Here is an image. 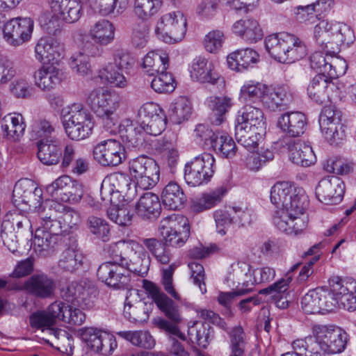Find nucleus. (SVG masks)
I'll use <instances>...</instances> for the list:
<instances>
[{
    "mask_svg": "<svg viewBox=\"0 0 356 356\" xmlns=\"http://www.w3.org/2000/svg\"><path fill=\"white\" fill-rule=\"evenodd\" d=\"M270 201L278 209L273 217L275 226L289 236H298L307 227L305 211L308 197L304 189L288 181L277 182L270 190Z\"/></svg>",
    "mask_w": 356,
    "mask_h": 356,
    "instance_id": "obj_1",
    "label": "nucleus"
},
{
    "mask_svg": "<svg viewBox=\"0 0 356 356\" xmlns=\"http://www.w3.org/2000/svg\"><path fill=\"white\" fill-rule=\"evenodd\" d=\"M61 301H55L45 310L37 311L29 316V324L32 329L40 330L47 337H42L47 343L57 346L61 351H67L66 346L71 345L72 337L65 330L55 327L60 317Z\"/></svg>",
    "mask_w": 356,
    "mask_h": 356,
    "instance_id": "obj_2",
    "label": "nucleus"
},
{
    "mask_svg": "<svg viewBox=\"0 0 356 356\" xmlns=\"http://www.w3.org/2000/svg\"><path fill=\"white\" fill-rule=\"evenodd\" d=\"M143 287L158 308L170 320L169 321L165 319H160L158 322L159 327L172 335L184 340L185 337L180 332L177 325L181 321L177 305L154 282L143 280Z\"/></svg>",
    "mask_w": 356,
    "mask_h": 356,
    "instance_id": "obj_3",
    "label": "nucleus"
},
{
    "mask_svg": "<svg viewBox=\"0 0 356 356\" xmlns=\"http://www.w3.org/2000/svg\"><path fill=\"white\" fill-rule=\"evenodd\" d=\"M165 127L166 118L164 114L140 123H134L129 119H124L118 127L122 138L138 149L147 147L146 135H160Z\"/></svg>",
    "mask_w": 356,
    "mask_h": 356,
    "instance_id": "obj_4",
    "label": "nucleus"
},
{
    "mask_svg": "<svg viewBox=\"0 0 356 356\" xmlns=\"http://www.w3.org/2000/svg\"><path fill=\"white\" fill-rule=\"evenodd\" d=\"M91 108L102 120L104 128L110 132L117 127L116 111L120 106L121 97L118 93L99 88L92 90L88 97Z\"/></svg>",
    "mask_w": 356,
    "mask_h": 356,
    "instance_id": "obj_5",
    "label": "nucleus"
},
{
    "mask_svg": "<svg viewBox=\"0 0 356 356\" xmlns=\"http://www.w3.org/2000/svg\"><path fill=\"white\" fill-rule=\"evenodd\" d=\"M66 118L63 127L67 137L72 140L80 141L88 138L92 131L94 123L88 111L79 103H74L63 109Z\"/></svg>",
    "mask_w": 356,
    "mask_h": 356,
    "instance_id": "obj_6",
    "label": "nucleus"
},
{
    "mask_svg": "<svg viewBox=\"0 0 356 356\" xmlns=\"http://www.w3.org/2000/svg\"><path fill=\"white\" fill-rule=\"evenodd\" d=\"M127 247L124 241H119L114 244L113 250V261L102 264L97 272V276L99 280L107 286L116 289H123L127 287L129 282L128 270L124 267L125 262L122 253L118 254L120 250Z\"/></svg>",
    "mask_w": 356,
    "mask_h": 356,
    "instance_id": "obj_7",
    "label": "nucleus"
},
{
    "mask_svg": "<svg viewBox=\"0 0 356 356\" xmlns=\"http://www.w3.org/2000/svg\"><path fill=\"white\" fill-rule=\"evenodd\" d=\"M186 30V18L181 11H174L159 18L156 25L155 35L161 42L175 44L182 41Z\"/></svg>",
    "mask_w": 356,
    "mask_h": 356,
    "instance_id": "obj_8",
    "label": "nucleus"
},
{
    "mask_svg": "<svg viewBox=\"0 0 356 356\" xmlns=\"http://www.w3.org/2000/svg\"><path fill=\"white\" fill-rule=\"evenodd\" d=\"M33 239V251L40 257L51 255L57 249L60 234L58 222H51L47 215H41Z\"/></svg>",
    "mask_w": 356,
    "mask_h": 356,
    "instance_id": "obj_9",
    "label": "nucleus"
},
{
    "mask_svg": "<svg viewBox=\"0 0 356 356\" xmlns=\"http://www.w3.org/2000/svg\"><path fill=\"white\" fill-rule=\"evenodd\" d=\"M134 64V58L129 52L118 49L113 54V63H109L98 71V77L105 83L114 88H125L129 85V79L118 70H127Z\"/></svg>",
    "mask_w": 356,
    "mask_h": 356,
    "instance_id": "obj_10",
    "label": "nucleus"
},
{
    "mask_svg": "<svg viewBox=\"0 0 356 356\" xmlns=\"http://www.w3.org/2000/svg\"><path fill=\"white\" fill-rule=\"evenodd\" d=\"M159 231L165 244L173 247H181L186 243L190 235L188 220L182 215H170L160 221Z\"/></svg>",
    "mask_w": 356,
    "mask_h": 356,
    "instance_id": "obj_11",
    "label": "nucleus"
},
{
    "mask_svg": "<svg viewBox=\"0 0 356 356\" xmlns=\"http://www.w3.org/2000/svg\"><path fill=\"white\" fill-rule=\"evenodd\" d=\"M314 343L327 354L342 352L348 341V334L339 327L315 325L312 328Z\"/></svg>",
    "mask_w": 356,
    "mask_h": 356,
    "instance_id": "obj_12",
    "label": "nucleus"
},
{
    "mask_svg": "<svg viewBox=\"0 0 356 356\" xmlns=\"http://www.w3.org/2000/svg\"><path fill=\"white\" fill-rule=\"evenodd\" d=\"M214 162L211 154L204 152L186 163L184 167L186 184L193 187L207 184L214 173Z\"/></svg>",
    "mask_w": 356,
    "mask_h": 356,
    "instance_id": "obj_13",
    "label": "nucleus"
},
{
    "mask_svg": "<svg viewBox=\"0 0 356 356\" xmlns=\"http://www.w3.org/2000/svg\"><path fill=\"white\" fill-rule=\"evenodd\" d=\"M136 193L137 189L131 187V178L119 172L108 176L101 186V195L106 203L113 204V197L118 193H124L128 199H133Z\"/></svg>",
    "mask_w": 356,
    "mask_h": 356,
    "instance_id": "obj_14",
    "label": "nucleus"
},
{
    "mask_svg": "<svg viewBox=\"0 0 356 356\" xmlns=\"http://www.w3.org/2000/svg\"><path fill=\"white\" fill-rule=\"evenodd\" d=\"M330 291L337 305H341L348 311L356 310V281L350 277L333 276L329 280Z\"/></svg>",
    "mask_w": 356,
    "mask_h": 356,
    "instance_id": "obj_15",
    "label": "nucleus"
},
{
    "mask_svg": "<svg viewBox=\"0 0 356 356\" xmlns=\"http://www.w3.org/2000/svg\"><path fill=\"white\" fill-rule=\"evenodd\" d=\"M318 122L321 133L330 144L337 143L345 137L341 112L335 107H324L320 114Z\"/></svg>",
    "mask_w": 356,
    "mask_h": 356,
    "instance_id": "obj_16",
    "label": "nucleus"
},
{
    "mask_svg": "<svg viewBox=\"0 0 356 356\" xmlns=\"http://www.w3.org/2000/svg\"><path fill=\"white\" fill-rule=\"evenodd\" d=\"M93 158L103 166H117L126 159L125 149L118 140H102L95 146Z\"/></svg>",
    "mask_w": 356,
    "mask_h": 356,
    "instance_id": "obj_17",
    "label": "nucleus"
},
{
    "mask_svg": "<svg viewBox=\"0 0 356 356\" xmlns=\"http://www.w3.org/2000/svg\"><path fill=\"white\" fill-rule=\"evenodd\" d=\"M65 79L63 70L54 63L43 64L33 74L34 85L42 92L56 89Z\"/></svg>",
    "mask_w": 356,
    "mask_h": 356,
    "instance_id": "obj_18",
    "label": "nucleus"
},
{
    "mask_svg": "<svg viewBox=\"0 0 356 356\" xmlns=\"http://www.w3.org/2000/svg\"><path fill=\"white\" fill-rule=\"evenodd\" d=\"M33 26V21L29 17L13 18L4 25L3 38L13 44L27 42L31 38Z\"/></svg>",
    "mask_w": 356,
    "mask_h": 356,
    "instance_id": "obj_19",
    "label": "nucleus"
},
{
    "mask_svg": "<svg viewBox=\"0 0 356 356\" xmlns=\"http://www.w3.org/2000/svg\"><path fill=\"white\" fill-rule=\"evenodd\" d=\"M345 186L338 177L330 176L322 179L316 188L318 200L326 204H337L343 197Z\"/></svg>",
    "mask_w": 356,
    "mask_h": 356,
    "instance_id": "obj_20",
    "label": "nucleus"
},
{
    "mask_svg": "<svg viewBox=\"0 0 356 356\" xmlns=\"http://www.w3.org/2000/svg\"><path fill=\"white\" fill-rule=\"evenodd\" d=\"M96 296V289L85 282H72L63 291V296L74 305L89 307Z\"/></svg>",
    "mask_w": 356,
    "mask_h": 356,
    "instance_id": "obj_21",
    "label": "nucleus"
},
{
    "mask_svg": "<svg viewBox=\"0 0 356 356\" xmlns=\"http://www.w3.org/2000/svg\"><path fill=\"white\" fill-rule=\"evenodd\" d=\"M337 86L332 80L323 73L316 74L307 87V94L310 99L318 104L329 101L332 92Z\"/></svg>",
    "mask_w": 356,
    "mask_h": 356,
    "instance_id": "obj_22",
    "label": "nucleus"
},
{
    "mask_svg": "<svg viewBox=\"0 0 356 356\" xmlns=\"http://www.w3.org/2000/svg\"><path fill=\"white\" fill-rule=\"evenodd\" d=\"M51 11L67 23L76 22L83 15L80 0H49Z\"/></svg>",
    "mask_w": 356,
    "mask_h": 356,
    "instance_id": "obj_23",
    "label": "nucleus"
},
{
    "mask_svg": "<svg viewBox=\"0 0 356 356\" xmlns=\"http://www.w3.org/2000/svg\"><path fill=\"white\" fill-rule=\"evenodd\" d=\"M131 250L133 253L130 255L129 260L124 257V267L127 269L129 274V272H131L144 277L147 275L149 268L150 257L144 247L139 244H133Z\"/></svg>",
    "mask_w": 356,
    "mask_h": 356,
    "instance_id": "obj_24",
    "label": "nucleus"
},
{
    "mask_svg": "<svg viewBox=\"0 0 356 356\" xmlns=\"http://www.w3.org/2000/svg\"><path fill=\"white\" fill-rule=\"evenodd\" d=\"M190 74L193 80L202 83L215 85L220 79L214 64L202 57L195 58L193 60Z\"/></svg>",
    "mask_w": 356,
    "mask_h": 356,
    "instance_id": "obj_25",
    "label": "nucleus"
},
{
    "mask_svg": "<svg viewBox=\"0 0 356 356\" xmlns=\"http://www.w3.org/2000/svg\"><path fill=\"white\" fill-rule=\"evenodd\" d=\"M307 124L305 115L299 111L285 113L277 120V126L286 135L294 138L304 134Z\"/></svg>",
    "mask_w": 356,
    "mask_h": 356,
    "instance_id": "obj_26",
    "label": "nucleus"
},
{
    "mask_svg": "<svg viewBox=\"0 0 356 356\" xmlns=\"http://www.w3.org/2000/svg\"><path fill=\"white\" fill-rule=\"evenodd\" d=\"M235 128L265 131L266 122L262 111L251 105H245L238 112Z\"/></svg>",
    "mask_w": 356,
    "mask_h": 356,
    "instance_id": "obj_27",
    "label": "nucleus"
},
{
    "mask_svg": "<svg viewBox=\"0 0 356 356\" xmlns=\"http://www.w3.org/2000/svg\"><path fill=\"white\" fill-rule=\"evenodd\" d=\"M289 159L295 164L307 167L316 161V156L312 147L300 140H290L286 143Z\"/></svg>",
    "mask_w": 356,
    "mask_h": 356,
    "instance_id": "obj_28",
    "label": "nucleus"
},
{
    "mask_svg": "<svg viewBox=\"0 0 356 356\" xmlns=\"http://www.w3.org/2000/svg\"><path fill=\"white\" fill-rule=\"evenodd\" d=\"M291 97L286 87L272 88L266 89L261 102L264 106L272 111L283 110L291 102Z\"/></svg>",
    "mask_w": 356,
    "mask_h": 356,
    "instance_id": "obj_29",
    "label": "nucleus"
},
{
    "mask_svg": "<svg viewBox=\"0 0 356 356\" xmlns=\"http://www.w3.org/2000/svg\"><path fill=\"white\" fill-rule=\"evenodd\" d=\"M169 55L166 51L157 49L149 51L143 58L142 67L149 76L165 72L169 67Z\"/></svg>",
    "mask_w": 356,
    "mask_h": 356,
    "instance_id": "obj_30",
    "label": "nucleus"
},
{
    "mask_svg": "<svg viewBox=\"0 0 356 356\" xmlns=\"http://www.w3.org/2000/svg\"><path fill=\"white\" fill-rule=\"evenodd\" d=\"M26 290L33 296L46 298L50 297L54 291V280L44 274L32 275L24 284Z\"/></svg>",
    "mask_w": 356,
    "mask_h": 356,
    "instance_id": "obj_31",
    "label": "nucleus"
},
{
    "mask_svg": "<svg viewBox=\"0 0 356 356\" xmlns=\"http://www.w3.org/2000/svg\"><path fill=\"white\" fill-rule=\"evenodd\" d=\"M259 60V54L252 48L246 47L229 54L227 57L228 67L235 71L246 70Z\"/></svg>",
    "mask_w": 356,
    "mask_h": 356,
    "instance_id": "obj_32",
    "label": "nucleus"
},
{
    "mask_svg": "<svg viewBox=\"0 0 356 356\" xmlns=\"http://www.w3.org/2000/svg\"><path fill=\"white\" fill-rule=\"evenodd\" d=\"M227 193V188L225 186H220L209 192L204 193L199 198L193 201L191 209L196 213L211 209L222 202Z\"/></svg>",
    "mask_w": 356,
    "mask_h": 356,
    "instance_id": "obj_33",
    "label": "nucleus"
},
{
    "mask_svg": "<svg viewBox=\"0 0 356 356\" xmlns=\"http://www.w3.org/2000/svg\"><path fill=\"white\" fill-rule=\"evenodd\" d=\"M60 131L57 122L45 118L36 120L31 126V136L39 141L55 143L57 139L55 135Z\"/></svg>",
    "mask_w": 356,
    "mask_h": 356,
    "instance_id": "obj_34",
    "label": "nucleus"
},
{
    "mask_svg": "<svg viewBox=\"0 0 356 356\" xmlns=\"http://www.w3.org/2000/svg\"><path fill=\"white\" fill-rule=\"evenodd\" d=\"M207 107L211 111L213 124L220 125L225 120V115L233 106L232 99L227 96H210L205 102Z\"/></svg>",
    "mask_w": 356,
    "mask_h": 356,
    "instance_id": "obj_35",
    "label": "nucleus"
},
{
    "mask_svg": "<svg viewBox=\"0 0 356 356\" xmlns=\"http://www.w3.org/2000/svg\"><path fill=\"white\" fill-rule=\"evenodd\" d=\"M161 200L168 209L177 210L183 207L186 201V197L177 182L170 181L162 191Z\"/></svg>",
    "mask_w": 356,
    "mask_h": 356,
    "instance_id": "obj_36",
    "label": "nucleus"
},
{
    "mask_svg": "<svg viewBox=\"0 0 356 356\" xmlns=\"http://www.w3.org/2000/svg\"><path fill=\"white\" fill-rule=\"evenodd\" d=\"M20 113H10L5 116L1 127L3 135L13 141L18 140L24 134L26 125Z\"/></svg>",
    "mask_w": 356,
    "mask_h": 356,
    "instance_id": "obj_37",
    "label": "nucleus"
},
{
    "mask_svg": "<svg viewBox=\"0 0 356 356\" xmlns=\"http://www.w3.org/2000/svg\"><path fill=\"white\" fill-rule=\"evenodd\" d=\"M232 30L235 34L244 36L250 43H256L263 37L262 31L257 21L252 19L236 22L232 26Z\"/></svg>",
    "mask_w": 356,
    "mask_h": 356,
    "instance_id": "obj_38",
    "label": "nucleus"
},
{
    "mask_svg": "<svg viewBox=\"0 0 356 356\" xmlns=\"http://www.w3.org/2000/svg\"><path fill=\"white\" fill-rule=\"evenodd\" d=\"M161 210L159 196L152 192H147L140 196L136 204V213L144 218L158 215Z\"/></svg>",
    "mask_w": 356,
    "mask_h": 356,
    "instance_id": "obj_39",
    "label": "nucleus"
},
{
    "mask_svg": "<svg viewBox=\"0 0 356 356\" xmlns=\"http://www.w3.org/2000/svg\"><path fill=\"white\" fill-rule=\"evenodd\" d=\"M49 213L47 220L51 222H58L59 226L58 232L65 234L70 232L71 229H76L81 222L80 214L75 210L67 208L65 209L58 220L51 219L52 213Z\"/></svg>",
    "mask_w": 356,
    "mask_h": 356,
    "instance_id": "obj_40",
    "label": "nucleus"
},
{
    "mask_svg": "<svg viewBox=\"0 0 356 356\" xmlns=\"http://www.w3.org/2000/svg\"><path fill=\"white\" fill-rule=\"evenodd\" d=\"M83 258L79 250L70 248L63 252L58 266L65 271L72 273L82 266Z\"/></svg>",
    "mask_w": 356,
    "mask_h": 356,
    "instance_id": "obj_41",
    "label": "nucleus"
},
{
    "mask_svg": "<svg viewBox=\"0 0 356 356\" xmlns=\"http://www.w3.org/2000/svg\"><path fill=\"white\" fill-rule=\"evenodd\" d=\"M59 141L55 143L39 141L38 143V157L45 165L56 164L60 161Z\"/></svg>",
    "mask_w": 356,
    "mask_h": 356,
    "instance_id": "obj_42",
    "label": "nucleus"
},
{
    "mask_svg": "<svg viewBox=\"0 0 356 356\" xmlns=\"http://www.w3.org/2000/svg\"><path fill=\"white\" fill-rule=\"evenodd\" d=\"M90 34L95 42L107 44L114 38V27L106 19L98 21L90 29Z\"/></svg>",
    "mask_w": 356,
    "mask_h": 356,
    "instance_id": "obj_43",
    "label": "nucleus"
},
{
    "mask_svg": "<svg viewBox=\"0 0 356 356\" xmlns=\"http://www.w3.org/2000/svg\"><path fill=\"white\" fill-rule=\"evenodd\" d=\"M90 6L102 15L113 13L116 10L121 13L127 8L129 0H88Z\"/></svg>",
    "mask_w": 356,
    "mask_h": 356,
    "instance_id": "obj_44",
    "label": "nucleus"
},
{
    "mask_svg": "<svg viewBox=\"0 0 356 356\" xmlns=\"http://www.w3.org/2000/svg\"><path fill=\"white\" fill-rule=\"evenodd\" d=\"M152 307V303L147 304L141 300L136 302L134 305L126 302L124 308V315L130 321L144 322L148 319Z\"/></svg>",
    "mask_w": 356,
    "mask_h": 356,
    "instance_id": "obj_45",
    "label": "nucleus"
},
{
    "mask_svg": "<svg viewBox=\"0 0 356 356\" xmlns=\"http://www.w3.org/2000/svg\"><path fill=\"white\" fill-rule=\"evenodd\" d=\"M264 134V131L257 129L235 128V136L238 143L250 151L258 147Z\"/></svg>",
    "mask_w": 356,
    "mask_h": 356,
    "instance_id": "obj_46",
    "label": "nucleus"
},
{
    "mask_svg": "<svg viewBox=\"0 0 356 356\" xmlns=\"http://www.w3.org/2000/svg\"><path fill=\"white\" fill-rule=\"evenodd\" d=\"M117 334L130 341L133 345L144 348H152L155 345V341L147 331H120Z\"/></svg>",
    "mask_w": 356,
    "mask_h": 356,
    "instance_id": "obj_47",
    "label": "nucleus"
},
{
    "mask_svg": "<svg viewBox=\"0 0 356 356\" xmlns=\"http://www.w3.org/2000/svg\"><path fill=\"white\" fill-rule=\"evenodd\" d=\"M237 268L234 269L235 273L238 277V285H242L243 288L240 291H244V295L250 292L255 284L258 282H254L255 280V269H252L250 266L246 263H238Z\"/></svg>",
    "mask_w": 356,
    "mask_h": 356,
    "instance_id": "obj_48",
    "label": "nucleus"
},
{
    "mask_svg": "<svg viewBox=\"0 0 356 356\" xmlns=\"http://www.w3.org/2000/svg\"><path fill=\"white\" fill-rule=\"evenodd\" d=\"M142 242L158 262L162 264H169L172 254L164 243L155 238H143Z\"/></svg>",
    "mask_w": 356,
    "mask_h": 356,
    "instance_id": "obj_49",
    "label": "nucleus"
},
{
    "mask_svg": "<svg viewBox=\"0 0 356 356\" xmlns=\"http://www.w3.org/2000/svg\"><path fill=\"white\" fill-rule=\"evenodd\" d=\"M142 242L158 262L162 264H169L172 254L164 243L155 238H143Z\"/></svg>",
    "mask_w": 356,
    "mask_h": 356,
    "instance_id": "obj_50",
    "label": "nucleus"
},
{
    "mask_svg": "<svg viewBox=\"0 0 356 356\" xmlns=\"http://www.w3.org/2000/svg\"><path fill=\"white\" fill-rule=\"evenodd\" d=\"M63 49L60 46H35V57L37 60L44 64L58 65L62 58Z\"/></svg>",
    "mask_w": 356,
    "mask_h": 356,
    "instance_id": "obj_51",
    "label": "nucleus"
},
{
    "mask_svg": "<svg viewBox=\"0 0 356 356\" xmlns=\"http://www.w3.org/2000/svg\"><path fill=\"white\" fill-rule=\"evenodd\" d=\"M229 356H245V335L241 327H235L229 332Z\"/></svg>",
    "mask_w": 356,
    "mask_h": 356,
    "instance_id": "obj_52",
    "label": "nucleus"
},
{
    "mask_svg": "<svg viewBox=\"0 0 356 356\" xmlns=\"http://www.w3.org/2000/svg\"><path fill=\"white\" fill-rule=\"evenodd\" d=\"M42 191L40 188L35 186L34 184V189L31 191V194L26 198L25 204H29L30 207H34L38 213L39 220L41 215H49L51 212L50 207L51 202L49 200L42 202Z\"/></svg>",
    "mask_w": 356,
    "mask_h": 356,
    "instance_id": "obj_53",
    "label": "nucleus"
},
{
    "mask_svg": "<svg viewBox=\"0 0 356 356\" xmlns=\"http://www.w3.org/2000/svg\"><path fill=\"white\" fill-rule=\"evenodd\" d=\"M211 149L225 158L234 157L237 150L233 138L226 134H218Z\"/></svg>",
    "mask_w": 356,
    "mask_h": 356,
    "instance_id": "obj_54",
    "label": "nucleus"
},
{
    "mask_svg": "<svg viewBox=\"0 0 356 356\" xmlns=\"http://www.w3.org/2000/svg\"><path fill=\"white\" fill-rule=\"evenodd\" d=\"M273 152L269 149H265L260 152H252L245 156V164L250 170L258 171L266 162L273 160Z\"/></svg>",
    "mask_w": 356,
    "mask_h": 356,
    "instance_id": "obj_55",
    "label": "nucleus"
},
{
    "mask_svg": "<svg viewBox=\"0 0 356 356\" xmlns=\"http://www.w3.org/2000/svg\"><path fill=\"white\" fill-rule=\"evenodd\" d=\"M107 209V215L111 220L120 226H127L131 224L132 215L130 214L129 209L125 206L116 205L113 200V204Z\"/></svg>",
    "mask_w": 356,
    "mask_h": 356,
    "instance_id": "obj_56",
    "label": "nucleus"
},
{
    "mask_svg": "<svg viewBox=\"0 0 356 356\" xmlns=\"http://www.w3.org/2000/svg\"><path fill=\"white\" fill-rule=\"evenodd\" d=\"M336 24L337 22L322 20L316 24L314 30V37L318 44H330Z\"/></svg>",
    "mask_w": 356,
    "mask_h": 356,
    "instance_id": "obj_57",
    "label": "nucleus"
},
{
    "mask_svg": "<svg viewBox=\"0 0 356 356\" xmlns=\"http://www.w3.org/2000/svg\"><path fill=\"white\" fill-rule=\"evenodd\" d=\"M292 280V276L286 273L284 277L268 287L261 289L259 293V294L270 295L274 299H277L280 296L282 298L286 295Z\"/></svg>",
    "mask_w": 356,
    "mask_h": 356,
    "instance_id": "obj_58",
    "label": "nucleus"
},
{
    "mask_svg": "<svg viewBox=\"0 0 356 356\" xmlns=\"http://www.w3.org/2000/svg\"><path fill=\"white\" fill-rule=\"evenodd\" d=\"M89 231L97 238L103 241H108L110 237V227L108 222L103 218L90 216L87 220Z\"/></svg>",
    "mask_w": 356,
    "mask_h": 356,
    "instance_id": "obj_59",
    "label": "nucleus"
},
{
    "mask_svg": "<svg viewBox=\"0 0 356 356\" xmlns=\"http://www.w3.org/2000/svg\"><path fill=\"white\" fill-rule=\"evenodd\" d=\"M334 52H330L327 51L321 50L314 51L310 56V65L311 67L316 70H319L321 73L324 74H327V72L330 71L331 64H330V58H333Z\"/></svg>",
    "mask_w": 356,
    "mask_h": 356,
    "instance_id": "obj_60",
    "label": "nucleus"
},
{
    "mask_svg": "<svg viewBox=\"0 0 356 356\" xmlns=\"http://www.w3.org/2000/svg\"><path fill=\"white\" fill-rule=\"evenodd\" d=\"M156 165H157V164L155 161L147 156H142L129 161V170L131 177L134 180Z\"/></svg>",
    "mask_w": 356,
    "mask_h": 356,
    "instance_id": "obj_61",
    "label": "nucleus"
},
{
    "mask_svg": "<svg viewBox=\"0 0 356 356\" xmlns=\"http://www.w3.org/2000/svg\"><path fill=\"white\" fill-rule=\"evenodd\" d=\"M152 88L158 93L171 92L175 89V81L170 73L160 72L151 81Z\"/></svg>",
    "mask_w": 356,
    "mask_h": 356,
    "instance_id": "obj_62",
    "label": "nucleus"
},
{
    "mask_svg": "<svg viewBox=\"0 0 356 356\" xmlns=\"http://www.w3.org/2000/svg\"><path fill=\"white\" fill-rule=\"evenodd\" d=\"M355 39L354 31L349 26L337 22L330 44H352Z\"/></svg>",
    "mask_w": 356,
    "mask_h": 356,
    "instance_id": "obj_63",
    "label": "nucleus"
},
{
    "mask_svg": "<svg viewBox=\"0 0 356 356\" xmlns=\"http://www.w3.org/2000/svg\"><path fill=\"white\" fill-rule=\"evenodd\" d=\"M191 103L185 97H179L171 109V117L177 123L187 120L191 114Z\"/></svg>",
    "mask_w": 356,
    "mask_h": 356,
    "instance_id": "obj_64",
    "label": "nucleus"
}]
</instances>
